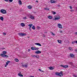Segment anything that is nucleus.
<instances>
[{"instance_id": "obj_22", "label": "nucleus", "mask_w": 77, "mask_h": 77, "mask_svg": "<svg viewBox=\"0 0 77 77\" xmlns=\"http://www.w3.org/2000/svg\"><path fill=\"white\" fill-rule=\"evenodd\" d=\"M5 54H1V56H2V57H5Z\"/></svg>"}, {"instance_id": "obj_44", "label": "nucleus", "mask_w": 77, "mask_h": 77, "mask_svg": "<svg viewBox=\"0 0 77 77\" xmlns=\"http://www.w3.org/2000/svg\"><path fill=\"white\" fill-rule=\"evenodd\" d=\"M43 37H44V38H45V35H43Z\"/></svg>"}, {"instance_id": "obj_18", "label": "nucleus", "mask_w": 77, "mask_h": 77, "mask_svg": "<svg viewBox=\"0 0 77 77\" xmlns=\"http://www.w3.org/2000/svg\"><path fill=\"white\" fill-rule=\"evenodd\" d=\"M60 17H57V18H54V20H59V19H60Z\"/></svg>"}, {"instance_id": "obj_53", "label": "nucleus", "mask_w": 77, "mask_h": 77, "mask_svg": "<svg viewBox=\"0 0 77 77\" xmlns=\"http://www.w3.org/2000/svg\"><path fill=\"white\" fill-rule=\"evenodd\" d=\"M73 76H74V77H77V76H76L75 75H73Z\"/></svg>"}, {"instance_id": "obj_20", "label": "nucleus", "mask_w": 77, "mask_h": 77, "mask_svg": "<svg viewBox=\"0 0 77 77\" xmlns=\"http://www.w3.org/2000/svg\"><path fill=\"white\" fill-rule=\"evenodd\" d=\"M48 18H49V19H52V18H53V17H52L50 16H48Z\"/></svg>"}, {"instance_id": "obj_35", "label": "nucleus", "mask_w": 77, "mask_h": 77, "mask_svg": "<svg viewBox=\"0 0 77 77\" xmlns=\"http://www.w3.org/2000/svg\"><path fill=\"white\" fill-rule=\"evenodd\" d=\"M3 35H4V36H5V35H6V33H5V32H3Z\"/></svg>"}, {"instance_id": "obj_21", "label": "nucleus", "mask_w": 77, "mask_h": 77, "mask_svg": "<svg viewBox=\"0 0 77 77\" xmlns=\"http://www.w3.org/2000/svg\"><path fill=\"white\" fill-rule=\"evenodd\" d=\"M57 42L58 43H60V44H62V41H61V40H57Z\"/></svg>"}, {"instance_id": "obj_25", "label": "nucleus", "mask_w": 77, "mask_h": 77, "mask_svg": "<svg viewBox=\"0 0 77 77\" xmlns=\"http://www.w3.org/2000/svg\"><path fill=\"white\" fill-rule=\"evenodd\" d=\"M3 17H0V20H1L2 21H3Z\"/></svg>"}, {"instance_id": "obj_43", "label": "nucleus", "mask_w": 77, "mask_h": 77, "mask_svg": "<svg viewBox=\"0 0 77 77\" xmlns=\"http://www.w3.org/2000/svg\"><path fill=\"white\" fill-rule=\"evenodd\" d=\"M58 8H60V5H58L57 6Z\"/></svg>"}, {"instance_id": "obj_28", "label": "nucleus", "mask_w": 77, "mask_h": 77, "mask_svg": "<svg viewBox=\"0 0 77 77\" xmlns=\"http://www.w3.org/2000/svg\"><path fill=\"white\" fill-rule=\"evenodd\" d=\"M9 62H10V61H8L6 63V64L7 65H8V64L9 63Z\"/></svg>"}, {"instance_id": "obj_50", "label": "nucleus", "mask_w": 77, "mask_h": 77, "mask_svg": "<svg viewBox=\"0 0 77 77\" xmlns=\"http://www.w3.org/2000/svg\"><path fill=\"white\" fill-rule=\"evenodd\" d=\"M47 10H48V11H49V10H50V9L49 8H47Z\"/></svg>"}, {"instance_id": "obj_30", "label": "nucleus", "mask_w": 77, "mask_h": 77, "mask_svg": "<svg viewBox=\"0 0 77 77\" xmlns=\"http://www.w3.org/2000/svg\"><path fill=\"white\" fill-rule=\"evenodd\" d=\"M36 58H37V59L39 58V56H38V55H36Z\"/></svg>"}, {"instance_id": "obj_1", "label": "nucleus", "mask_w": 77, "mask_h": 77, "mask_svg": "<svg viewBox=\"0 0 77 77\" xmlns=\"http://www.w3.org/2000/svg\"><path fill=\"white\" fill-rule=\"evenodd\" d=\"M1 12L4 14H6L7 13L6 11L3 9L1 10Z\"/></svg>"}, {"instance_id": "obj_27", "label": "nucleus", "mask_w": 77, "mask_h": 77, "mask_svg": "<svg viewBox=\"0 0 77 77\" xmlns=\"http://www.w3.org/2000/svg\"><path fill=\"white\" fill-rule=\"evenodd\" d=\"M15 60L16 61V62H18V61H19V60L18 59H15Z\"/></svg>"}, {"instance_id": "obj_16", "label": "nucleus", "mask_w": 77, "mask_h": 77, "mask_svg": "<svg viewBox=\"0 0 77 77\" xmlns=\"http://www.w3.org/2000/svg\"><path fill=\"white\" fill-rule=\"evenodd\" d=\"M55 75H58V76H59V73H58V72H56L55 73Z\"/></svg>"}, {"instance_id": "obj_31", "label": "nucleus", "mask_w": 77, "mask_h": 77, "mask_svg": "<svg viewBox=\"0 0 77 77\" xmlns=\"http://www.w3.org/2000/svg\"><path fill=\"white\" fill-rule=\"evenodd\" d=\"M52 13L54 15H55V14H56V12L54 11H53L52 12Z\"/></svg>"}, {"instance_id": "obj_60", "label": "nucleus", "mask_w": 77, "mask_h": 77, "mask_svg": "<svg viewBox=\"0 0 77 77\" xmlns=\"http://www.w3.org/2000/svg\"><path fill=\"white\" fill-rule=\"evenodd\" d=\"M33 55H31V57H33Z\"/></svg>"}, {"instance_id": "obj_26", "label": "nucleus", "mask_w": 77, "mask_h": 77, "mask_svg": "<svg viewBox=\"0 0 77 77\" xmlns=\"http://www.w3.org/2000/svg\"><path fill=\"white\" fill-rule=\"evenodd\" d=\"M2 53L4 54H6V53H7V52H6V51H3Z\"/></svg>"}, {"instance_id": "obj_32", "label": "nucleus", "mask_w": 77, "mask_h": 77, "mask_svg": "<svg viewBox=\"0 0 77 77\" xmlns=\"http://www.w3.org/2000/svg\"><path fill=\"white\" fill-rule=\"evenodd\" d=\"M4 57H8V56L6 54H5Z\"/></svg>"}, {"instance_id": "obj_52", "label": "nucleus", "mask_w": 77, "mask_h": 77, "mask_svg": "<svg viewBox=\"0 0 77 77\" xmlns=\"http://www.w3.org/2000/svg\"><path fill=\"white\" fill-rule=\"evenodd\" d=\"M60 33H62V31H60Z\"/></svg>"}, {"instance_id": "obj_55", "label": "nucleus", "mask_w": 77, "mask_h": 77, "mask_svg": "<svg viewBox=\"0 0 77 77\" xmlns=\"http://www.w3.org/2000/svg\"><path fill=\"white\" fill-rule=\"evenodd\" d=\"M75 35H77V32H76L75 33Z\"/></svg>"}, {"instance_id": "obj_34", "label": "nucleus", "mask_w": 77, "mask_h": 77, "mask_svg": "<svg viewBox=\"0 0 77 77\" xmlns=\"http://www.w3.org/2000/svg\"><path fill=\"white\" fill-rule=\"evenodd\" d=\"M9 2H10V3L11 2H12L13 1V0H8Z\"/></svg>"}, {"instance_id": "obj_46", "label": "nucleus", "mask_w": 77, "mask_h": 77, "mask_svg": "<svg viewBox=\"0 0 77 77\" xmlns=\"http://www.w3.org/2000/svg\"><path fill=\"white\" fill-rule=\"evenodd\" d=\"M45 10H47V8H45L44 9Z\"/></svg>"}, {"instance_id": "obj_57", "label": "nucleus", "mask_w": 77, "mask_h": 77, "mask_svg": "<svg viewBox=\"0 0 77 77\" xmlns=\"http://www.w3.org/2000/svg\"><path fill=\"white\" fill-rule=\"evenodd\" d=\"M60 73H63V72L61 71Z\"/></svg>"}, {"instance_id": "obj_17", "label": "nucleus", "mask_w": 77, "mask_h": 77, "mask_svg": "<svg viewBox=\"0 0 77 77\" xmlns=\"http://www.w3.org/2000/svg\"><path fill=\"white\" fill-rule=\"evenodd\" d=\"M28 9H32V7L30 5L28 6Z\"/></svg>"}, {"instance_id": "obj_8", "label": "nucleus", "mask_w": 77, "mask_h": 77, "mask_svg": "<svg viewBox=\"0 0 77 77\" xmlns=\"http://www.w3.org/2000/svg\"><path fill=\"white\" fill-rule=\"evenodd\" d=\"M35 45H38V46H41V44L38 43H35Z\"/></svg>"}, {"instance_id": "obj_48", "label": "nucleus", "mask_w": 77, "mask_h": 77, "mask_svg": "<svg viewBox=\"0 0 77 77\" xmlns=\"http://www.w3.org/2000/svg\"><path fill=\"white\" fill-rule=\"evenodd\" d=\"M30 51V49H29L28 50V51Z\"/></svg>"}, {"instance_id": "obj_54", "label": "nucleus", "mask_w": 77, "mask_h": 77, "mask_svg": "<svg viewBox=\"0 0 77 77\" xmlns=\"http://www.w3.org/2000/svg\"><path fill=\"white\" fill-rule=\"evenodd\" d=\"M7 65H7L6 64H5V67H6V66H7Z\"/></svg>"}, {"instance_id": "obj_45", "label": "nucleus", "mask_w": 77, "mask_h": 77, "mask_svg": "<svg viewBox=\"0 0 77 77\" xmlns=\"http://www.w3.org/2000/svg\"><path fill=\"white\" fill-rule=\"evenodd\" d=\"M69 50H71V49H72V48L71 47H69Z\"/></svg>"}, {"instance_id": "obj_11", "label": "nucleus", "mask_w": 77, "mask_h": 77, "mask_svg": "<svg viewBox=\"0 0 77 77\" xmlns=\"http://www.w3.org/2000/svg\"><path fill=\"white\" fill-rule=\"evenodd\" d=\"M22 65V66L23 67H25V68H27V65H23V63H21Z\"/></svg>"}, {"instance_id": "obj_10", "label": "nucleus", "mask_w": 77, "mask_h": 77, "mask_svg": "<svg viewBox=\"0 0 77 77\" xmlns=\"http://www.w3.org/2000/svg\"><path fill=\"white\" fill-rule=\"evenodd\" d=\"M69 56L71 57H74V55L73 54H70Z\"/></svg>"}, {"instance_id": "obj_3", "label": "nucleus", "mask_w": 77, "mask_h": 77, "mask_svg": "<svg viewBox=\"0 0 77 77\" xmlns=\"http://www.w3.org/2000/svg\"><path fill=\"white\" fill-rule=\"evenodd\" d=\"M60 66H61V67H63V68H66L68 67V66L67 65L64 66L62 65H60Z\"/></svg>"}, {"instance_id": "obj_56", "label": "nucleus", "mask_w": 77, "mask_h": 77, "mask_svg": "<svg viewBox=\"0 0 77 77\" xmlns=\"http://www.w3.org/2000/svg\"><path fill=\"white\" fill-rule=\"evenodd\" d=\"M69 63H70V64H72V63L71 62Z\"/></svg>"}, {"instance_id": "obj_37", "label": "nucleus", "mask_w": 77, "mask_h": 77, "mask_svg": "<svg viewBox=\"0 0 77 77\" xmlns=\"http://www.w3.org/2000/svg\"><path fill=\"white\" fill-rule=\"evenodd\" d=\"M38 49H39V48H35V49H34L35 50H37Z\"/></svg>"}, {"instance_id": "obj_42", "label": "nucleus", "mask_w": 77, "mask_h": 77, "mask_svg": "<svg viewBox=\"0 0 77 77\" xmlns=\"http://www.w3.org/2000/svg\"><path fill=\"white\" fill-rule=\"evenodd\" d=\"M38 70H39V71H42V72H44V71H42V70L41 69H38Z\"/></svg>"}, {"instance_id": "obj_61", "label": "nucleus", "mask_w": 77, "mask_h": 77, "mask_svg": "<svg viewBox=\"0 0 77 77\" xmlns=\"http://www.w3.org/2000/svg\"><path fill=\"white\" fill-rule=\"evenodd\" d=\"M34 49H36V48H34Z\"/></svg>"}, {"instance_id": "obj_13", "label": "nucleus", "mask_w": 77, "mask_h": 77, "mask_svg": "<svg viewBox=\"0 0 77 77\" xmlns=\"http://www.w3.org/2000/svg\"><path fill=\"white\" fill-rule=\"evenodd\" d=\"M63 74L62 73H59V76H60V77H61V76H63Z\"/></svg>"}, {"instance_id": "obj_15", "label": "nucleus", "mask_w": 77, "mask_h": 77, "mask_svg": "<svg viewBox=\"0 0 77 77\" xmlns=\"http://www.w3.org/2000/svg\"><path fill=\"white\" fill-rule=\"evenodd\" d=\"M20 24L22 27H24L25 26V24L23 23H21Z\"/></svg>"}, {"instance_id": "obj_4", "label": "nucleus", "mask_w": 77, "mask_h": 77, "mask_svg": "<svg viewBox=\"0 0 77 77\" xmlns=\"http://www.w3.org/2000/svg\"><path fill=\"white\" fill-rule=\"evenodd\" d=\"M32 26H33V24H29L28 25V26L29 27V29L30 30V31H32V30H31V28H32Z\"/></svg>"}, {"instance_id": "obj_59", "label": "nucleus", "mask_w": 77, "mask_h": 77, "mask_svg": "<svg viewBox=\"0 0 77 77\" xmlns=\"http://www.w3.org/2000/svg\"><path fill=\"white\" fill-rule=\"evenodd\" d=\"M30 77H34V76H30Z\"/></svg>"}, {"instance_id": "obj_12", "label": "nucleus", "mask_w": 77, "mask_h": 77, "mask_svg": "<svg viewBox=\"0 0 77 77\" xmlns=\"http://www.w3.org/2000/svg\"><path fill=\"white\" fill-rule=\"evenodd\" d=\"M19 3L20 5H22V2H21V0L19 1Z\"/></svg>"}, {"instance_id": "obj_9", "label": "nucleus", "mask_w": 77, "mask_h": 77, "mask_svg": "<svg viewBox=\"0 0 77 77\" xmlns=\"http://www.w3.org/2000/svg\"><path fill=\"white\" fill-rule=\"evenodd\" d=\"M51 3H56V1H54V0H51Z\"/></svg>"}, {"instance_id": "obj_58", "label": "nucleus", "mask_w": 77, "mask_h": 77, "mask_svg": "<svg viewBox=\"0 0 77 77\" xmlns=\"http://www.w3.org/2000/svg\"><path fill=\"white\" fill-rule=\"evenodd\" d=\"M36 2H37V3H38V1H36Z\"/></svg>"}, {"instance_id": "obj_33", "label": "nucleus", "mask_w": 77, "mask_h": 77, "mask_svg": "<svg viewBox=\"0 0 77 77\" xmlns=\"http://www.w3.org/2000/svg\"><path fill=\"white\" fill-rule=\"evenodd\" d=\"M36 57V55H34L33 56V57Z\"/></svg>"}, {"instance_id": "obj_7", "label": "nucleus", "mask_w": 77, "mask_h": 77, "mask_svg": "<svg viewBox=\"0 0 77 77\" xmlns=\"http://www.w3.org/2000/svg\"><path fill=\"white\" fill-rule=\"evenodd\" d=\"M30 18L32 20H35V17L32 15L30 16Z\"/></svg>"}, {"instance_id": "obj_23", "label": "nucleus", "mask_w": 77, "mask_h": 77, "mask_svg": "<svg viewBox=\"0 0 77 77\" xmlns=\"http://www.w3.org/2000/svg\"><path fill=\"white\" fill-rule=\"evenodd\" d=\"M72 44H75V43H76V40L74 41H72Z\"/></svg>"}, {"instance_id": "obj_29", "label": "nucleus", "mask_w": 77, "mask_h": 77, "mask_svg": "<svg viewBox=\"0 0 77 77\" xmlns=\"http://www.w3.org/2000/svg\"><path fill=\"white\" fill-rule=\"evenodd\" d=\"M35 47H32L31 48V49H32V50H35Z\"/></svg>"}, {"instance_id": "obj_19", "label": "nucleus", "mask_w": 77, "mask_h": 77, "mask_svg": "<svg viewBox=\"0 0 77 77\" xmlns=\"http://www.w3.org/2000/svg\"><path fill=\"white\" fill-rule=\"evenodd\" d=\"M18 75L20 77H23V75L20 73H19L18 74Z\"/></svg>"}, {"instance_id": "obj_5", "label": "nucleus", "mask_w": 77, "mask_h": 77, "mask_svg": "<svg viewBox=\"0 0 77 77\" xmlns=\"http://www.w3.org/2000/svg\"><path fill=\"white\" fill-rule=\"evenodd\" d=\"M58 27L59 28H60V29H62V26L60 23L58 24Z\"/></svg>"}, {"instance_id": "obj_40", "label": "nucleus", "mask_w": 77, "mask_h": 77, "mask_svg": "<svg viewBox=\"0 0 77 77\" xmlns=\"http://www.w3.org/2000/svg\"><path fill=\"white\" fill-rule=\"evenodd\" d=\"M4 1L6 2H8L9 0H4Z\"/></svg>"}, {"instance_id": "obj_41", "label": "nucleus", "mask_w": 77, "mask_h": 77, "mask_svg": "<svg viewBox=\"0 0 77 77\" xmlns=\"http://www.w3.org/2000/svg\"><path fill=\"white\" fill-rule=\"evenodd\" d=\"M69 8H70V9H72V7L71 6H69Z\"/></svg>"}, {"instance_id": "obj_39", "label": "nucleus", "mask_w": 77, "mask_h": 77, "mask_svg": "<svg viewBox=\"0 0 77 77\" xmlns=\"http://www.w3.org/2000/svg\"><path fill=\"white\" fill-rule=\"evenodd\" d=\"M37 29H39L41 28H40V27L39 26H37Z\"/></svg>"}, {"instance_id": "obj_36", "label": "nucleus", "mask_w": 77, "mask_h": 77, "mask_svg": "<svg viewBox=\"0 0 77 77\" xmlns=\"http://www.w3.org/2000/svg\"><path fill=\"white\" fill-rule=\"evenodd\" d=\"M23 18L24 20H26V19H27V17H23Z\"/></svg>"}, {"instance_id": "obj_51", "label": "nucleus", "mask_w": 77, "mask_h": 77, "mask_svg": "<svg viewBox=\"0 0 77 77\" xmlns=\"http://www.w3.org/2000/svg\"><path fill=\"white\" fill-rule=\"evenodd\" d=\"M1 49H2V50H4V49H5V48H2Z\"/></svg>"}, {"instance_id": "obj_47", "label": "nucleus", "mask_w": 77, "mask_h": 77, "mask_svg": "<svg viewBox=\"0 0 77 77\" xmlns=\"http://www.w3.org/2000/svg\"><path fill=\"white\" fill-rule=\"evenodd\" d=\"M71 12H74V10H71L70 11Z\"/></svg>"}, {"instance_id": "obj_6", "label": "nucleus", "mask_w": 77, "mask_h": 77, "mask_svg": "<svg viewBox=\"0 0 77 77\" xmlns=\"http://www.w3.org/2000/svg\"><path fill=\"white\" fill-rule=\"evenodd\" d=\"M35 53L36 54H40V53H41V52L39 51H35Z\"/></svg>"}, {"instance_id": "obj_38", "label": "nucleus", "mask_w": 77, "mask_h": 77, "mask_svg": "<svg viewBox=\"0 0 77 77\" xmlns=\"http://www.w3.org/2000/svg\"><path fill=\"white\" fill-rule=\"evenodd\" d=\"M51 35H53V36H54V35H54V34L53 33V32H51Z\"/></svg>"}, {"instance_id": "obj_14", "label": "nucleus", "mask_w": 77, "mask_h": 77, "mask_svg": "<svg viewBox=\"0 0 77 77\" xmlns=\"http://www.w3.org/2000/svg\"><path fill=\"white\" fill-rule=\"evenodd\" d=\"M49 68L51 70H53V69H54V67H53L50 66L49 67Z\"/></svg>"}, {"instance_id": "obj_49", "label": "nucleus", "mask_w": 77, "mask_h": 77, "mask_svg": "<svg viewBox=\"0 0 77 77\" xmlns=\"http://www.w3.org/2000/svg\"><path fill=\"white\" fill-rule=\"evenodd\" d=\"M75 51H76V52H77V49H75Z\"/></svg>"}, {"instance_id": "obj_24", "label": "nucleus", "mask_w": 77, "mask_h": 77, "mask_svg": "<svg viewBox=\"0 0 77 77\" xmlns=\"http://www.w3.org/2000/svg\"><path fill=\"white\" fill-rule=\"evenodd\" d=\"M32 29L33 30H35V26H33L32 27Z\"/></svg>"}, {"instance_id": "obj_2", "label": "nucleus", "mask_w": 77, "mask_h": 77, "mask_svg": "<svg viewBox=\"0 0 77 77\" xmlns=\"http://www.w3.org/2000/svg\"><path fill=\"white\" fill-rule=\"evenodd\" d=\"M20 36H26V34L25 33H19L18 34Z\"/></svg>"}]
</instances>
